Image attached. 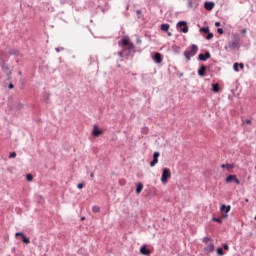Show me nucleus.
<instances>
[{
	"label": "nucleus",
	"instance_id": "nucleus-1",
	"mask_svg": "<svg viewBox=\"0 0 256 256\" xmlns=\"http://www.w3.org/2000/svg\"><path fill=\"white\" fill-rule=\"evenodd\" d=\"M198 51H199V48L197 47V45L193 44L190 50H186L184 52V57L187 59V61H191V57H194V55H197Z\"/></svg>",
	"mask_w": 256,
	"mask_h": 256
},
{
	"label": "nucleus",
	"instance_id": "nucleus-2",
	"mask_svg": "<svg viewBox=\"0 0 256 256\" xmlns=\"http://www.w3.org/2000/svg\"><path fill=\"white\" fill-rule=\"evenodd\" d=\"M171 179V170L169 168H164L162 172L161 182L167 183Z\"/></svg>",
	"mask_w": 256,
	"mask_h": 256
},
{
	"label": "nucleus",
	"instance_id": "nucleus-3",
	"mask_svg": "<svg viewBox=\"0 0 256 256\" xmlns=\"http://www.w3.org/2000/svg\"><path fill=\"white\" fill-rule=\"evenodd\" d=\"M220 211L222 212V218L227 219V217H229V215H227V213H229V211H231V205L227 206V205L223 204L220 207Z\"/></svg>",
	"mask_w": 256,
	"mask_h": 256
},
{
	"label": "nucleus",
	"instance_id": "nucleus-4",
	"mask_svg": "<svg viewBox=\"0 0 256 256\" xmlns=\"http://www.w3.org/2000/svg\"><path fill=\"white\" fill-rule=\"evenodd\" d=\"M178 29L182 31V33H189V27L187 26V22L185 21H180L177 23Z\"/></svg>",
	"mask_w": 256,
	"mask_h": 256
},
{
	"label": "nucleus",
	"instance_id": "nucleus-5",
	"mask_svg": "<svg viewBox=\"0 0 256 256\" xmlns=\"http://www.w3.org/2000/svg\"><path fill=\"white\" fill-rule=\"evenodd\" d=\"M161 156V153L154 152L153 154V161L150 162V167H155L157 163H159V157Z\"/></svg>",
	"mask_w": 256,
	"mask_h": 256
},
{
	"label": "nucleus",
	"instance_id": "nucleus-6",
	"mask_svg": "<svg viewBox=\"0 0 256 256\" xmlns=\"http://www.w3.org/2000/svg\"><path fill=\"white\" fill-rule=\"evenodd\" d=\"M215 251V244L213 242H210L207 244V247L204 248V253L206 255H209V253H213Z\"/></svg>",
	"mask_w": 256,
	"mask_h": 256
},
{
	"label": "nucleus",
	"instance_id": "nucleus-7",
	"mask_svg": "<svg viewBox=\"0 0 256 256\" xmlns=\"http://www.w3.org/2000/svg\"><path fill=\"white\" fill-rule=\"evenodd\" d=\"M92 135L93 137H101V135H103V130L99 129V126L95 125L93 126Z\"/></svg>",
	"mask_w": 256,
	"mask_h": 256
},
{
	"label": "nucleus",
	"instance_id": "nucleus-8",
	"mask_svg": "<svg viewBox=\"0 0 256 256\" xmlns=\"http://www.w3.org/2000/svg\"><path fill=\"white\" fill-rule=\"evenodd\" d=\"M122 45L124 47H128V49H130V50L135 49V46H133V43H131L127 37L123 38Z\"/></svg>",
	"mask_w": 256,
	"mask_h": 256
},
{
	"label": "nucleus",
	"instance_id": "nucleus-9",
	"mask_svg": "<svg viewBox=\"0 0 256 256\" xmlns=\"http://www.w3.org/2000/svg\"><path fill=\"white\" fill-rule=\"evenodd\" d=\"M153 61H155L158 65H161V63H163V55H161L159 52L155 53Z\"/></svg>",
	"mask_w": 256,
	"mask_h": 256
},
{
	"label": "nucleus",
	"instance_id": "nucleus-10",
	"mask_svg": "<svg viewBox=\"0 0 256 256\" xmlns=\"http://www.w3.org/2000/svg\"><path fill=\"white\" fill-rule=\"evenodd\" d=\"M140 253L141 255L148 256V255H151V250L147 248V245H142L140 248Z\"/></svg>",
	"mask_w": 256,
	"mask_h": 256
},
{
	"label": "nucleus",
	"instance_id": "nucleus-11",
	"mask_svg": "<svg viewBox=\"0 0 256 256\" xmlns=\"http://www.w3.org/2000/svg\"><path fill=\"white\" fill-rule=\"evenodd\" d=\"M22 237V241H23V243H25L26 245H29V243H31V241L29 240V238H27L26 236H25V234H23V233H21V232H17L16 233V237Z\"/></svg>",
	"mask_w": 256,
	"mask_h": 256
},
{
	"label": "nucleus",
	"instance_id": "nucleus-12",
	"mask_svg": "<svg viewBox=\"0 0 256 256\" xmlns=\"http://www.w3.org/2000/svg\"><path fill=\"white\" fill-rule=\"evenodd\" d=\"M214 7H215V3H213V2H205L204 3V9H206V11H213Z\"/></svg>",
	"mask_w": 256,
	"mask_h": 256
},
{
	"label": "nucleus",
	"instance_id": "nucleus-13",
	"mask_svg": "<svg viewBox=\"0 0 256 256\" xmlns=\"http://www.w3.org/2000/svg\"><path fill=\"white\" fill-rule=\"evenodd\" d=\"M198 58L200 61H207V59H211V53L206 52L205 54H199Z\"/></svg>",
	"mask_w": 256,
	"mask_h": 256
},
{
	"label": "nucleus",
	"instance_id": "nucleus-14",
	"mask_svg": "<svg viewBox=\"0 0 256 256\" xmlns=\"http://www.w3.org/2000/svg\"><path fill=\"white\" fill-rule=\"evenodd\" d=\"M207 71V66L202 65L200 67V69L198 70V75H200V77H205V72Z\"/></svg>",
	"mask_w": 256,
	"mask_h": 256
},
{
	"label": "nucleus",
	"instance_id": "nucleus-15",
	"mask_svg": "<svg viewBox=\"0 0 256 256\" xmlns=\"http://www.w3.org/2000/svg\"><path fill=\"white\" fill-rule=\"evenodd\" d=\"M222 169H227V171H231V169H235V164H222L221 165Z\"/></svg>",
	"mask_w": 256,
	"mask_h": 256
},
{
	"label": "nucleus",
	"instance_id": "nucleus-16",
	"mask_svg": "<svg viewBox=\"0 0 256 256\" xmlns=\"http://www.w3.org/2000/svg\"><path fill=\"white\" fill-rule=\"evenodd\" d=\"M236 175H229L226 179L225 182L226 183H233V181L235 180Z\"/></svg>",
	"mask_w": 256,
	"mask_h": 256
},
{
	"label": "nucleus",
	"instance_id": "nucleus-17",
	"mask_svg": "<svg viewBox=\"0 0 256 256\" xmlns=\"http://www.w3.org/2000/svg\"><path fill=\"white\" fill-rule=\"evenodd\" d=\"M169 24H162L160 29L161 31H164V33H167V31H169Z\"/></svg>",
	"mask_w": 256,
	"mask_h": 256
},
{
	"label": "nucleus",
	"instance_id": "nucleus-18",
	"mask_svg": "<svg viewBox=\"0 0 256 256\" xmlns=\"http://www.w3.org/2000/svg\"><path fill=\"white\" fill-rule=\"evenodd\" d=\"M141 191H143V183H139L136 187V193L137 195H139V193H141Z\"/></svg>",
	"mask_w": 256,
	"mask_h": 256
},
{
	"label": "nucleus",
	"instance_id": "nucleus-19",
	"mask_svg": "<svg viewBox=\"0 0 256 256\" xmlns=\"http://www.w3.org/2000/svg\"><path fill=\"white\" fill-rule=\"evenodd\" d=\"M212 91L214 93H219V84L218 83L212 84Z\"/></svg>",
	"mask_w": 256,
	"mask_h": 256
},
{
	"label": "nucleus",
	"instance_id": "nucleus-20",
	"mask_svg": "<svg viewBox=\"0 0 256 256\" xmlns=\"http://www.w3.org/2000/svg\"><path fill=\"white\" fill-rule=\"evenodd\" d=\"M202 241L203 243H205V245H209L210 243H213V241L209 237H204Z\"/></svg>",
	"mask_w": 256,
	"mask_h": 256
},
{
	"label": "nucleus",
	"instance_id": "nucleus-21",
	"mask_svg": "<svg viewBox=\"0 0 256 256\" xmlns=\"http://www.w3.org/2000/svg\"><path fill=\"white\" fill-rule=\"evenodd\" d=\"M92 211L93 213H99V211H101V208H99V206H93Z\"/></svg>",
	"mask_w": 256,
	"mask_h": 256
},
{
	"label": "nucleus",
	"instance_id": "nucleus-22",
	"mask_svg": "<svg viewBox=\"0 0 256 256\" xmlns=\"http://www.w3.org/2000/svg\"><path fill=\"white\" fill-rule=\"evenodd\" d=\"M217 255H219V256L225 255V252L223 251V248H218L217 249Z\"/></svg>",
	"mask_w": 256,
	"mask_h": 256
},
{
	"label": "nucleus",
	"instance_id": "nucleus-23",
	"mask_svg": "<svg viewBox=\"0 0 256 256\" xmlns=\"http://www.w3.org/2000/svg\"><path fill=\"white\" fill-rule=\"evenodd\" d=\"M200 31L202 32V33H209V27H206V28H201L200 29Z\"/></svg>",
	"mask_w": 256,
	"mask_h": 256
},
{
	"label": "nucleus",
	"instance_id": "nucleus-24",
	"mask_svg": "<svg viewBox=\"0 0 256 256\" xmlns=\"http://www.w3.org/2000/svg\"><path fill=\"white\" fill-rule=\"evenodd\" d=\"M3 70L6 74L11 75V70L9 69V67H4Z\"/></svg>",
	"mask_w": 256,
	"mask_h": 256
},
{
	"label": "nucleus",
	"instance_id": "nucleus-25",
	"mask_svg": "<svg viewBox=\"0 0 256 256\" xmlns=\"http://www.w3.org/2000/svg\"><path fill=\"white\" fill-rule=\"evenodd\" d=\"M17 157V153L12 152L10 153L9 159H15Z\"/></svg>",
	"mask_w": 256,
	"mask_h": 256
},
{
	"label": "nucleus",
	"instance_id": "nucleus-26",
	"mask_svg": "<svg viewBox=\"0 0 256 256\" xmlns=\"http://www.w3.org/2000/svg\"><path fill=\"white\" fill-rule=\"evenodd\" d=\"M206 39L209 41L213 39V33L208 32V35L206 36Z\"/></svg>",
	"mask_w": 256,
	"mask_h": 256
},
{
	"label": "nucleus",
	"instance_id": "nucleus-27",
	"mask_svg": "<svg viewBox=\"0 0 256 256\" xmlns=\"http://www.w3.org/2000/svg\"><path fill=\"white\" fill-rule=\"evenodd\" d=\"M234 71L239 72V63H234Z\"/></svg>",
	"mask_w": 256,
	"mask_h": 256
},
{
	"label": "nucleus",
	"instance_id": "nucleus-28",
	"mask_svg": "<svg viewBox=\"0 0 256 256\" xmlns=\"http://www.w3.org/2000/svg\"><path fill=\"white\" fill-rule=\"evenodd\" d=\"M26 179L27 181H33V175L27 174Z\"/></svg>",
	"mask_w": 256,
	"mask_h": 256
},
{
	"label": "nucleus",
	"instance_id": "nucleus-29",
	"mask_svg": "<svg viewBox=\"0 0 256 256\" xmlns=\"http://www.w3.org/2000/svg\"><path fill=\"white\" fill-rule=\"evenodd\" d=\"M212 221H216V223H223L221 218H212Z\"/></svg>",
	"mask_w": 256,
	"mask_h": 256
},
{
	"label": "nucleus",
	"instance_id": "nucleus-30",
	"mask_svg": "<svg viewBox=\"0 0 256 256\" xmlns=\"http://www.w3.org/2000/svg\"><path fill=\"white\" fill-rule=\"evenodd\" d=\"M10 54L11 55H19V52L17 50H11Z\"/></svg>",
	"mask_w": 256,
	"mask_h": 256
},
{
	"label": "nucleus",
	"instance_id": "nucleus-31",
	"mask_svg": "<svg viewBox=\"0 0 256 256\" xmlns=\"http://www.w3.org/2000/svg\"><path fill=\"white\" fill-rule=\"evenodd\" d=\"M77 187H78L79 189H83V187H85V183H79V184L77 185Z\"/></svg>",
	"mask_w": 256,
	"mask_h": 256
},
{
	"label": "nucleus",
	"instance_id": "nucleus-32",
	"mask_svg": "<svg viewBox=\"0 0 256 256\" xmlns=\"http://www.w3.org/2000/svg\"><path fill=\"white\" fill-rule=\"evenodd\" d=\"M234 183H236V185H239V184L241 183V181H239V180L237 179V176H235V178H234Z\"/></svg>",
	"mask_w": 256,
	"mask_h": 256
},
{
	"label": "nucleus",
	"instance_id": "nucleus-33",
	"mask_svg": "<svg viewBox=\"0 0 256 256\" xmlns=\"http://www.w3.org/2000/svg\"><path fill=\"white\" fill-rule=\"evenodd\" d=\"M217 33H219V35H223V30H222V28H218V29H217Z\"/></svg>",
	"mask_w": 256,
	"mask_h": 256
},
{
	"label": "nucleus",
	"instance_id": "nucleus-34",
	"mask_svg": "<svg viewBox=\"0 0 256 256\" xmlns=\"http://www.w3.org/2000/svg\"><path fill=\"white\" fill-rule=\"evenodd\" d=\"M223 249H225V251H229V245L224 244V245H223Z\"/></svg>",
	"mask_w": 256,
	"mask_h": 256
},
{
	"label": "nucleus",
	"instance_id": "nucleus-35",
	"mask_svg": "<svg viewBox=\"0 0 256 256\" xmlns=\"http://www.w3.org/2000/svg\"><path fill=\"white\" fill-rule=\"evenodd\" d=\"M241 33H242V35H247V29H245V28L242 29V30H241Z\"/></svg>",
	"mask_w": 256,
	"mask_h": 256
},
{
	"label": "nucleus",
	"instance_id": "nucleus-36",
	"mask_svg": "<svg viewBox=\"0 0 256 256\" xmlns=\"http://www.w3.org/2000/svg\"><path fill=\"white\" fill-rule=\"evenodd\" d=\"M215 27H221V22H215Z\"/></svg>",
	"mask_w": 256,
	"mask_h": 256
},
{
	"label": "nucleus",
	"instance_id": "nucleus-37",
	"mask_svg": "<svg viewBox=\"0 0 256 256\" xmlns=\"http://www.w3.org/2000/svg\"><path fill=\"white\" fill-rule=\"evenodd\" d=\"M245 123H246L247 125H251V120L246 119V120H245Z\"/></svg>",
	"mask_w": 256,
	"mask_h": 256
},
{
	"label": "nucleus",
	"instance_id": "nucleus-38",
	"mask_svg": "<svg viewBox=\"0 0 256 256\" xmlns=\"http://www.w3.org/2000/svg\"><path fill=\"white\" fill-rule=\"evenodd\" d=\"M239 67H240V69H243L245 66L243 65V63H240Z\"/></svg>",
	"mask_w": 256,
	"mask_h": 256
},
{
	"label": "nucleus",
	"instance_id": "nucleus-39",
	"mask_svg": "<svg viewBox=\"0 0 256 256\" xmlns=\"http://www.w3.org/2000/svg\"><path fill=\"white\" fill-rule=\"evenodd\" d=\"M90 177H91V179H93V177H95V173L92 172V173L90 174Z\"/></svg>",
	"mask_w": 256,
	"mask_h": 256
},
{
	"label": "nucleus",
	"instance_id": "nucleus-40",
	"mask_svg": "<svg viewBox=\"0 0 256 256\" xmlns=\"http://www.w3.org/2000/svg\"><path fill=\"white\" fill-rule=\"evenodd\" d=\"M8 87H9V89H13L14 86H13V84H9Z\"/></svg>",
	"mask_w": 256,
	"mask_h": 256
},
{
	"label": "nucleus",
	"instance_id": "nucleus-41",
	"mask_svg": "<svg viewBox=\"0 0 256 256\" xmlns=\"http://www.w3.org/2000/svg\"><path fill=\"white\" fill-rule=\"evenodd\" d=\"M171 35H172L171 32H168V37H171Z\"/></svg>",
	"mask_w": 256,
	"mask_h": 256
},
{
	"label": "nucleus",
	"instance_id": "nucleus-42",
	"mask_svg": "<svg viewBox=\"0 0 256 256\" xmlns=\"http://www.w3.org/2000/svg\"><path fill=\"white\" fill-rule=\"evenodd\" d=\"M81 220H82V221H85V217H82Z\"/></svg>",
	"mask_w": 256,
	"mask_h": 256
},
{
	"label": "nucleus",
	"instance_id": "nucleus-43",
	"mask_svg": "<svg viewBox=\"0 0 256 256\" xmlns=\"http://www.w3.org/2000/svg\"><path fill=\"white\" fill-rule=\"evenodd\" d=\"M245 201H246V203H248V202H249V199H246Z\"/></svg>",
	"mask_w": 256,
	"mask_h": 256
},
{
	"label": "nucleus",
	"instance_id": "nucleus-44",
	"mask_svg": "<svg viewBox=\"0 0 256 256\" xmlns=\"http://www.w3.org/2000/svg\"><path fill=\"white\" fill-rule=\"evenodd\" d=\"M18 75H21V71L18 72Z\"/></svg>",
	"mask_w": 256,
	"mask_h": 256
},
{
	"label": "nucleus",
	"instance_id": "nucleus-45",
	"mask_svg": "<svg viewBox=\"0 0 256 256\" xmlns=\"http://www.w3.org/2000/svg\"><path fill=\"white\" fill-rule=\"evenodd\" d=\"M123 55V53H120V56Z\"/></svg>",
	"mask_w": 256,
	"mask_h": 256
}]
</instances>
